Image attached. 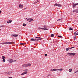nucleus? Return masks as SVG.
Returning <instances> with one entry per match:
<instances>
[{
    "label": "nucleus",
    "mask_w": 78,
    "mask_h": 78,
    "mask_svg": "<svg viewBox=\"0 0 78 78\" xmlns=\"http://www.w3.org/2000/svg\"><path fill=\"white\" fill-rule=\"evenodd\" d=\"M15 42H4V43H2L1 44H15Z\"/></svg>",
    "instance_id": "obj_1"
},
{
    "label": "nucleus",
    "mask_w": 78,
    "mask_h": 78,
    "mask_svg": "<svg viewBox=\"0 0 78 78\" xmlns=\"http://www.w3.org/2000/svg\"><path fill=\"white\" fill-rule=\"evenodd\" d=\"M43 27L44 28L39 27L38 29H42V30H48V29H47V27L46 26H43Z\"/></svg>",
    "instance_id": "obj_2"
},
{
    "label": "nucleus",
    "mask_w": 78,
    "mask_h": 78,
    "mask_svg": "<svg viewBox=\"0 0 78 78\" xmlns=\"http://www.w3.org/2000/svg\"><path fill=\"white\" fill-rule=\"evenodd\" d=\"M7 61L9 62V63L11 64L13 62V60H12V59L11 58H9L8 59Z\"/></svg>",
    "instance_id": "obj_3"
},
{
    "label": "nucleus",
    "mask_w": 78,
    "mask_h": 78,
    "mask_svg": "<svg viewBox=\"0 0 78 78\" xmlns=\"http://www.w3.org/2000/svg\"><path fill=\"white\" fill-rule=\"evenodd\" d=\"M54 6H58L59 7H61V5L60 4H55L54 5Z\"/></svg>",
    "instance_id": "obj_4"
},
{
    "label": "nucleus",
    "mask_w": 78,
    "mask_h": 78,
    "mask_svg": "<svg viewBox=\"0 0 78 78\" xmlns=\"http://www.w3.org/2000/svg\"><path fill=\"white\" fill-rule=\"evenodd\" d=\"M78 5V3L73 4L72 6H73V8H74L76 7V5Z\"/></svg>",
    "instance_id": "obj_5"
},
{
    "label": "nucleus",
    "mask_w": 78,
    "mask_h": 78,
    "mask_svg": "<svg viewBox=\"0 0 78 78\" xmlns=\"http://www.w3.org/2000/svg\"><path fill=\"white\" fill-rule=\"evenodd\" d=\"M28 73V72L27 71H25L23 73L21 74V75H26V74H27Z\"/></svg>",
    "instance_id": "obj_6"
},
{
    "label": "nucleus",
    "mask_w": 78,
    "mask_h": 78,
    "mask_svg": "<svg viewBox=\"0 0 78 78\" xmlns=\"http://www.w3.org/2000/svg\"><path fill=\"white\" fill-rule=\"evenodd\" d=\"M27 21H28V22H31L33 20V19L32 18H29L27 19Z\"/></svg>",
    "instance_id": "obj_7"
},
{
    "label": "nucleus",
    "mask_w": 78,
    "mask_h": 78,
    "mask_svg": "<svg viewBox=\"0 0 78 78\" xmlns=\"http://www.w3.org/2000/svg\"><path fill=\"white\" fill-rule=\"evenodd\" d=\"M31 66V64L30 63H28L26 64V67H28L29 66Z\"/></svg>",
    "instance_id": "obj_8"
},
{
    "label": "nucleus",
    "mask_w": 78,
    "mask_h": 78,
    "mask_svg": "<svg viewBox=\"0 0 78 78\" xmlns=\"http://www.w3.org/2000/svg\"><path fill=\"white\" fill-rule=\"evenodd\" d=\"M22 67H27V65L26 64H23L22 66Z\"/></svg>",
    "instance_id": "obj_9"
},
{
    "label": "nucleus",
    "mask_w": 78,
    "mask_h": 78,
    "mask_svg": "<svg viewBox=\"0 0 78 78\" xmlns=\"http://www.w3.org/2000/svg\"><path fill=\"white\" fill-rule=\"evenodd\" d=\"M30 41H37L36 39L32 38Z\"/></svg>",
    "instance_id": "obj_10"
},
{
    "label": "nucleus",
    "mask_w": 78,
    "mask_h": 78,
    "mask_svg": "<svg viewBox=\"0 0 78 78\" xmlns=\"http://www.w3.org/2000/svg\"><path fill=\"white\" fill-rule=\"evenodd\" d=\"M19 6L20 8H23V5H21V4H19Z\"/></svg>",
    "instance_id": "obj_11"
},
{
    "label": "nucleus",
    "mask_w": 78,
    "mask_h": 78,
    "mask_svg": "<svg viewBox=\"0 0 78 78\" xmlns=\"http://www.w3.org/2000/svg\"><path fill=\"white\" fill-rule=\"evenodd\" d=\"M58 70H59V71H62V70H63V69L61 68V69H58Z\"/></svg>",
    "instance_id": "obj_12"
},
{
    "label": "nucleus",
    "mask_w": 78,
    "mask_h": 78,
    "mask_svg": "<svg viewBox=\"0 0 78 78\" xmlns=\"http://www.w3.org/2000/svg\"><path fill=\"white\" fill-rule=\"evenodd\" d=\"M76 55V54L75 53H71V55H72L73 56H74L75 55Z\"/></svg>",
    "instance_id": "obj_13"
},
{
    "label": "nucleus",
    "mask_w": 78,
    "mask_h": 78,
    "mask_svg": "<svg viewBox=\"0 0 78 78\" xmlns=\"http://www.w3.org/2000/svg\"><path fill=\"white\" fill-rule=\"evenodd\" d=\"M5 73H6L7 74H8V75H10L11 73H10L9 72H6Z\"/></svg>",
    "instance_id": "obj_14"
},
{
    "label": "nucleus",
    "mask_w": 78,
    "mask_h": 78,
    "mask_svg": "<svg viewBox=\"0 0 78 78\" xmlns=\"http://www.w3.org/2000/svg\"><path fill=\"white\" fill-rule=\"evenodd\" d=\"M12 22V20H9V21H7V23H11Z\"/></svg>",
    "instance_id": "obj_15"
},
{
    "label": "nucleus",
    "mask_w": 78,
    "mask_h": 78,
    "mask_svg": "<svg viewBox=\"0 0 78 78\" xmlns=\"http://www.w3.org/2000/svg\"><path fill=\"white\" fill-rule=\"evenodd\" d=\"M12 36L13 37L14 36L15 37H17V36H18V35H13Z\"/></svg>",
    "instance_id": "obj_16"
},
{
    "label": "nucleus",
    "mask_w": 78,
    "mask_h": 78,
    "mask_svg": "<svg viewBox=\"0 0 78 78\" xmlns=\"http://www.w3.org/2000/svg\"><path fill=\"white\" fill-rule=\"evenodd\" d=\"M35 37V38H37L38 39H39V38H41V37Z\"/></svg>",
    "instance_id": "obj_17"
},
{
    "label": "nucleus",
    "mask_w": 78,
    "mask_h": 78,
    "mask_svg": "<svg viewBox=\"0 0 78 78\" xmlns=\"http://www.w3.org/2000/svg\"><path fill=\"white\" fill-rule=\"evenodd\" d=\"M73 12H76L77 13V12L76 11V9L74 10H73Z\"/></svg>",
    "instance_id": "obj_18"
},
{
    "label": "nucleus",
    "mask_w": 78,
    "mask_h": 78,
    "mask_svg": "<svg viewBox=\"0 0 78 78\" xmlns=\"http://www.w3.org/2000/svg\"><path fill=\"white\" fill-rule=\"evenodd\" d=\"M53 71H57V70H58V69H53Z\"/></svg>",
    "instance_id": "obj_19"
},
{
    "label": "nucleus",
    "mask_w": 78,
    "mask_h": 78,
    "mask_svg": "<svg viewBox=\"0 0 78 78\" xmlns=\"http://www.w3.org/2000/svg\"><path fill=\"white\" fill-rule=\"evenodd\" d=\"M72 69H70L69 70V72H72Z\"/></svg>",
    "instance_id": "obj_20"
},
{
    "label": "nucleus",
    "mask_w": 78,
    "mask_h": 78,
    "mask_svg": "<svg viewBox=\"0 0 78 78\" xmlns=\"http://www.w3.org/2000/svg\"><path fill=\"white\" fill-rule=\"evenodd\" d=\"M23 26H24V27H26V26H27V25H26V24H25V23H23Z\"/></svg>",
    "instance_id": "obj_21"
},
{
    "label": "nucleus",
    "mask_w": 78,
    "mask_h": 78,
    "mask_svg": "<svg viewBox=\"0 0 78 78\" xmlns=\"http://www.w3.org/2000/svg\"><path fill=\"white\" fill-rule=\"evenodd\" d=\"M37 41H39V40H41V38H39V39H36Z\"/></svg>",
    "instance_id": "obj_22"
},
{
    "label": "nucleus",
    "mask_w": 78,
    "mask_h": 78,
    "mask_svg": "<svg viewBox=\"0 0 78 78\" xmlns=\"http://www.w3.org/2000/svg\"><path fill=\"white\" fill-rule=\"evenodd\" d=\"M37 41H39V40H41V38H39V39H36Z\"/></svg>",
    "instance_id": "obj_23"
},
{
    "label": "nucleus",
    "mask_w": 78,
    "mask_h": 78,
    "mask_svg": "<svg viewBox=\"0 0 78 78\" xmlns=\"http://www.w3.org/2000/svg\"><path fill=\"white\" fill-rule=\"evenodd\" d=\"M69 30H73V29L72 28V27H69Z\"/></svg>",
    "instance_id": "obj_24"
},
{
    "label": "nucleus",
    "mask_w": 78,
    "mask_h": 78,
    "mask_svg": "<svg viewBox=\"0 0 78 78\" xmlns=\"http://www.w3.org/2000/svg\"><path fill=\"white\" fill-rule=\"evenodd\" d=\"M23 71H26V72L28 71V69H25L23 70Z\"/></svg>",
    "instance_id": "obj_25"
},
{
    "label": "nucleus",
    "mask_w": 78,
    "mask_h": 78,
    "mask_svg": "<svg viewBox=\"0 0 78 78\" xmlns=\"http://www.w3.org/2000/svg\"><path fill=\"white\" fill-rule=\"evenodd\" d=\"M74 48V47H72L71 48H68L69 49H72V48Z\"/></svg>",
    "instance_id": "obj_26"
},
{
    "label": "nucleus",
    "mask_w": 78,
    "mask_h": 78,
    "mask_svg": "<svg viewBox=\"0 0 78 78\" xmlns=\"http://www.w3.org/2000/svg\"><path fill=\"white\" fill-rule=\"evenodd\" d=\"M20 45H25V43H21Z\"/></svg>",
    "instance_id": "obj_27"
},
{
    "label": "nucleus",
    "mask_w": 78,
    "mask_h": 78,
    "mask_svg": "<svg viewBox=\"0 0 78 78\" xmlns=\"http://www.w3.org/2000/svg\"><path fill=\"white\" fill-rule=\"evenodd\" d=\"M69 50V48H66V51H68Z\"/></svg>",
    "instance_id": "obj_28"
},
{
    "label": "nucleus",
    "mask_w": 78,
    "mask_h": 78,
    "mask_svg": "<svg viewBox=\"0 0 78 78\" xmlns=\"http://www.w3.org/2000/svg\"><path fill=\"white\" fill-rule=\"evenodd\" d=\"M2 61L3 62H5V61H6V60L5 59H3Z\"/></svg>",
    "instance_id": "obj_29"
},
{
    "label": "nucleus",
    "mask_w": 78,
    "mask_h": 78,
    "mask_svg": "<svg viewBox=\"0 0 78 78\" xmlns=\"http://www.w3.org/2000/svg\"><path fill=\"white\" fill-rule=\"evenodd\" d=\"M0 27H5V26L4 25L0 26Z\"/></svg>",
    "instance_id": "obj_30"
},
{
    "label": "nucleus",
    "mask_w": 78,
    "mask_h": 78,
    "mask_svg": "<svg viewBox=\"0 0 78 78\" xmlns=\"http://www.w3.org/2000/svg\"><path fill=\"white\" fill-rule=\"evenodd\" d=\"M51 37H54V34H51Z\"/></svg>",
    "instance_id": "obj_31"
},
{
    "label": "nucleus",
    "mask_w": 78,
    "mask_h": 78,
    "mask_svg": "<svg viewBox=\"0 0 78 78\" xmlns=\"http://www.w3.org/2000/svg\"><path fill=\"white\" fill-rule=\"evenodd\" d=\"M60 20H61V19H58L57 20V21H60Z\"/></svg>",
    "instance_id": "obj_32"
},
{
    "label": "nucleus",
    "mask_w": 78,
    "mask_h": 78,
    "mask_svg": "<svg viewBox=\"0 0 78 78\" xmlns=\"http://www.w3.org/2000/svg\"><path fill=\"white\" fill-rule=\"evenodd\" d=\"M58 37H60V38H61V37H62V36H58Z\"/></svg>",
    "instance_id": "obj_33"
},
{
    "label": "nucleus",
    "mask_w": 78,
    "mask_h": 78,
    "mask_svg": "<svg viewBox=\"0 0 78 78\" xmlns=\"http://www.w3.org/2000/svg\"><path fill=\"white\" fill-rule=\"evenodd\" d=\"M2 59H5V56H2Z\"/></svg>",
    "instance_id": "obj_34"
},
{
    "label": "nucleus",
    "mask_w": 78,
    "mask_h": 78,
    "mask_svg": "<svg viewBox=\"0 0 78 78\" xmlns=\"http://www.w3.org/2000/svg\"><path fill=\"white\" fill-rule=\"evenodd\" d=\"M77 72H78V70L76 71L75 72H74V73H76Z\"/></svg>",
    "instance_id": "obj_35"
},
{
    "label": "nucleus",
    "mask_w": 78,
    "mask_h": 78,
    "mask_svg": "<svg viewBox=\"0 0 78 78\" xmlns=\"http://www.w3.org/2000/svg\"><path fill=\"white\" fill-rule=\"evenodd\" d=\"M76 36L75 35V36H74V39H76Z\"/></svg>",
    "instance_id": "obj_36"
},
{
    "label": "nucleus",
    "mask_w": 78,
    "mask_h": 78,
    "mask_svg": "<svg viewBox=\"0 0 78 78\" xmlns=\"http://www.w3.org/2000/svg\"><path fill=\"white\" fill-rule=\"evenodd\" d=\"M72 53H68L67 54L68 55H71Z\"/></svg>",
    "instance_id": "obj_37"
},
{
    "label": "nucleus",
    "mask_w": 78,
    "mask_h": 78,
    "mask_svg": "<svg viewBox=\"0 0 78 78\" xmlns=\"http://www.w3.org/2000/svg\"><path fill=\"white\" fill-rule=\"evenodd\" d=\"M76 32H74V35H75V34H76Z\"/></svg>",
    "instance_id": "obj_38"
},
{
    "label": "nucleus",
    "mask_w": 78,
    "mask_h": 78,
    "mask_svg": "<svg viewBox=\"0 0 78 78\" xmlns=\"http://www.w3.org/2000/svg\"><path fill=\"white\" fill-rule=\"evenodd\" d=\"M44 55L45 56H47V54H46Z\"/></svg>",
    "instance_id": "obj_39"
},
{
    "label": "nucleus",
    "mask_w": 78,
    "mask_h": 78,
    "mask_svg": "<svg viewBox=\"0 0 78 78\" xmlns=\"http://www.w3.org/2000/svg\"><path fill=\"white\" fill-rule=\"evenodd\" d=\"M76 11H77V13H78V9H76Z\"/></svg>",
    "instance_id": "obj_40"
},
{
    "label": "nucleus",
    "mask_w": 78,
    "mask_h": 78,
    "mask_svg": "<svg viewBox=\"0 0 78 78\" xmlns=\"http://www.w3.org/2000/svg\"><path fill=\"white\" fill-rule=\"evenodd\" d=\"M37 3V2H35L34 3V4H36V3Z\"/></svg>",
    "instance_id": "obj_41"
},
{
    "label": "nucleus",
    "mask_w": 78,
    "mask_h": 78,
    "mask_svg": "<svg viewBox=\"0 0 78 78\" xmlns=\"http://www.w3.org/2000/svg\"><path fill=\"white\" fill-rule=\"evenodd\" d=\"M50 71H53V69H51Z\"/></svg>",
    "instance_id": "obj_42"
},
{
    "label": "nucleus",
    "mask_w": 78,
    "mask_h": 78,
    "mask_svg": "<svg viewBox=\"0 0 78 78\" xmlns=\"http://www.w3.org/2000/svg\"><path fill=\"white\" fill-rule=\"evenodd\" d=\"M2 12V11H1L0 10V14H1Z\"/></svg>",
    "instance_id": "obj_43"
},
{
    "label": "nucleus",
    "mask_w": 78,
    "mask_h": 78,
    "mask_svg": "<svg viewBox=\"0 0 78 78\" xmlns=\"http://www.w3.org/2000/svg\"><path fill=\"white\" fill-rule=\"evenodd\" d=\"M8 78H12L11 77H9Z\"/></svg>",
    "instance_id": "obj_44"
},
{
    "label": "nucleus",
    "mask_w": 78,
    "mask_h": 78,
    "mask_svg": "<svg viewBox=\"0 0 78 78\" xmlns=\"http://www.w3.org/2000/svg\"><path fill=\"white\" fill-rule=\"evenodd\" d=\"M14 61H16V60H14V61H13V62H14Z\"/></svg>",
    "instance_id": "obj_45"
},
{
    "label": "nucleus",
    "mask_w": 78,
    "mask_h": 78,
    "mask_svg": "<svg viewBox=\"0 0 78 78\" xmlns=\"http://www.w3.org/2000/svg\"><path fill=\"white\" fill-rule=\"evenodd\" d=\"M24 9H25V8H24Z\"/></svg>",
    "instance_id": "obj_46"
},
{
    "label": "nucleus",
    "mask_w": 78,
    "mask_h": 78,
    "mask_svg": "<svg viewBox=\"0 0 78 78\" xmlns=\"http://www.w3.org/2000/svg\"><path fill=\"white\" fill-rule=\"evenodd\" d=\"M77 31H78V30H77L76 31V32H77Z\"/></svg>",
    "instance_id": "obj_47"
},
{
    "label": "nucleus",
    "mask_w": 78,
    "mask_h": 78,
    "mask_svg": "<svg viewBox=\"0 0 78 78\" xmlns=\"http://www.w3.org/2000/svg\"><path fill=\"white\" fill-rule=\"evenodd\" d=\"M41 39H42V38H41Z\"/></svg>",
    "instance_id": "obj_48"
},
{
    "label": "nucleus",
    "mask_w": 78,
    "mask_h": 78,
    "mask_svg": "<svg viewBox=\"0 0 78 78\" xmlns=\"http://www.w3.org/2000/svg\"><path fill=\"white\" fill-rule=\"evenodd\" d=\"M49 76V75L48 76H47L48 77Z\"/></svg>",
    "instance_id": "obj_49"
},
{
    "label": "nucleus",
    "mask_w": 78,
    "mask_h": 78,
    "mask_svg": "<svg viewBox=\"0 0 78 78\" xmlns=\"http://www.w3.org/2000/svg\"><path fill=\"white\" fill-rule=\"evenodd\" d=\"M66 56H67V55H66Z\"/></svg>",
    "instance_id": "obj_50"
},
{
    "label": "nucleus",
    "mask_w": 78,
    "mask_h": 78,
    "mask_svg": "<svg viewBox=\"0 0 78 78\" xmlns=\"http://www.w3.org/2000/svg\"><path fill=\"white\" fill-rule=\"evenodd\" d=\"M0 30H1L2 29H0Z\"/></svg>",
    "instance_id": "obj_51"
}]
</instances>
